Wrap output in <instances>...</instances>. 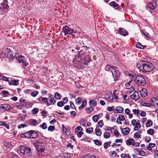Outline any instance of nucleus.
<instances>
[{
    "label": "nucleus",
    "mask_w": 158,
    "mask_h": 158,
    "mask_svg": "<svg viewBox=\"0 0 158 158\" xmlns=\"http://www.w3.org/2000/svg\"><path fill=\"white\" fill-rule=\"evenodd\" d=\"M105 70L106 71L111 72L114 81H118L119 79L120 73L118 70L117 67L108 64L106 66Z\"/></svg>",
    "instance_id": "f03ea898"
},
{
    "label": "nucleus",
    "mask_w": 158,
    "mask_h": 158,
    "mask_svg": "<svg viewBox=\"0 0 158 158\" xmlns=\"http://www.w3.org/2000/svg\"><path fill=\"white\" fill-rule=\"evenodd\" d=\"M76 57L79 60V61H81L80 65H86V63L85 62H84L86 58L85 54V53H82L81 54H78L76 56ZM81 67H82V65H81Z\"/></svg>",
    "instance_id": "0eeeda50"
},
{
    "label": "nucleus",
    "mask_w": 158,
    "mask_h": 158,
    "mask_svg": "<svg viewBox=\"0 0 158 158\" xmlns=\"http://www.w3.org/2000/svg\"><path fill=\"white\" fill-rule=\"evenodd\" d=\"M155 131L154 129H148L147 131V133L150 135H152V134L154 133Z\"/></svg>",
    "instance_id": "c9c22d12"
},
{
    "label": "nucleus",
    "mask_w": 158,
    "mask_h": 158,
    "mask_svg": "<svg viewBox=\"0 0 158 158\" xmlns=\"http://www.w3.org/2000/svg\"><path fill=\"white\" fill-rule=\"evenodd\" d=\"M139 98L138 92L135 91L131 96V98L134 100L137 101Z\"/></svg>",
    "instance_id": "f8f14e48"
},
{
    "label": "nucleus",
    "mask_w": 158,
    "mask_h": 158,
    "mask_svg": "<svg viewBox=\"0 0 158 158\" xmlns=\"http://www.w3.org/2000/svg\"><path fill=\"white\" fill-rule=\"evenodd\" d=\"M80 122L81 124H82V125L84 126H85V120L83 118H81L80 120Z\"/></svg>",
    "instance_id": "680f3d73"
},
{
    "label": "nucleus",
    "mask_w": 158,
    "mask_h": 158,
    "mask_svg": "<svg viewBox=\"0 0 158 158\" xmlns=\"http://www.w3.org/2000/svg\"><path fill=\"white\" fill-rule=\"evenodd\" d=\"M31 132L32 131H31V130H30L25 133L26 138L28 139H31Z\"/></svg>",
    "instance_id": "393cba45"
},
{
    "label": "nucleus",
    "mask_w": 158,
    "mask_h": 158,
    "mask_svg": "<svg viewBox=\"0 0 158 158\" xmlns=\"http://www.w3.org/2000/svg\"><path fill=\"white\" fill-rule=\"evenodd\" d=\"M64 103H65L62 101H59L57 102V106L59 107H62L64 106Z\"/></svg>",
    "instance_id": "49530a36"
},
{
    "label": "nucleus",
    "mask_w": 158,
    "mask_h": 158,
    "mask_svg": "<svg viewBox=\"0 0 158 158\" xmlns=\"http://www.w3.org/2000/svg\"><path fill=\"white\" fill-rule=\"evenodd\" d=\"M82 100L81 98H77L76 100L77 103L78 104H80L82 102Z\"/></svg>",
    "instance_id": "de8ad7c7"
},
{
    "label": "nucleus",
    "mask_w": 158,
    "mask_h": 158,
    "mask_svg": "<svg viewBox=\"0 0 158 158\" xmlns=\"http://www.w3.org/2000/svg\"><path fill=\"white\" fill-rule=\"evenodd\" d=\"M146 154L145 152L141 149V150L140 151V153H139V155L144 156Z\"/></svg>",
    "instance_id": "4d7b16f0"
},
{
    "label": "nucleus",
    "mask_w": 158,
    "mask_h": 158,
    "mask_svg": "<svg viewBox=\"0 0 158 158\" xmlns=\"http://www.w3.org/2000/svg\"><path fill=\"white\" fill-rule=\"evenodd\" d=\"M55 129V127L53 126H50L48 128V131H52Z\"/></svg>",
    "instance_id": "c03bdc74"
},
{
    "label": "nucleus",
    "mask_w": 158,
    "mask_h": 158,
    "mask_svg": "<svg viewBox=\"0 0 158 158\" xmlns=\"http://www.w3.org/2000/svg\"><path fill=\"white\" fill-rule=\"evenodd\" d=\"M79 44H74L73 45V46L71 47L72 48L75 49L77 50H79L80 47L79 46Z\"/></svg>",
    "instance_id": "5701e85b"
},
{
    "label": "nucleus",
    "mask_w": 158,
    "mask_h": 158,
    "mask_svg": "<svg viewBox=\"0 0 158 158\" xmlns=\"http://www.w3.org/2000/svg\"><path fill=\"white\" fill-rule=\"evenodd\" d=\"M31 131L32 132H31V139H33L37 138L38 136L37 132L32 130H31Z\"/></svg>",
    "instance_id": "aec40b11"
},
{
    "label": "nucleus",
    "mask_w": 158,
    "mask_h": 158,
    "mask_svg": "<svg viewBox=\"0 0 158 158\" xmlns=\"http://www.w3.org/2000/svg\"><path fill=\"white\" fill-rule=\"evenodd\" d=\"M141 150V149L136 148L135 149V152L137 155H139V153H140V151Z\"/></svg>",
    "instance_id": "13d9d810"
},
{
    "label": "nucleus",
    "mask_w": 158,
    "mask_h": 158,
    "mask_svg": "<svg viewBox=\"0 0 158 158\" xmlns=\"http://www.w3.org/2000/svg\"><path fill=\"white\" fill-rule=\"evenodd\" d=\"M121 131L123 134L125 135H128L130 131V129L129 128L126 127L121 129Z\"/></svg>",
    "instance_id": "f3484780"
},
{
    "label": "nucleus",
    "mask_w": 158,
    "mask_h": 158,
    "mask_svg": "<svg viewBox=\"0 0 158 158\" xmlns=\"http://www.w3.org/2000/svg\"><path fill=\"white\" fill-rule=\"evenodd\" d=\"M94 142L95 144L98 146H100L102 145V143L101 142H100L98 139L94 140Z\"/></svg>",
    "instance_id": "4c0bfd02"
},
{
    "label": "nucleus",
    "mask_w": 158,
    "mask_h": 158,
    "mask_svg": "<svg viewBox=\"0 0 158 158\" xmlns=\"http://www.w3.org/2000/svg\"><path fill=\"white\" fill-rule=\"evenodd\" d=\"M110 155L112 157H115L117 155L116 152L115 151L110 152Z\"/></svg>",
    "instance_id": "09e8293b"
},
{
    "label": "nucleus",
    "mask_w": 158,
    "mask_h": 158,
    "mask_svg": "<svg viewBox=\"0 0 158 158\" xmlns=\"http://www.w3.org/2000/svg\"><path fill=\"white\" fill-rule=\"evenodd\" d=\"M111 141H108L107 142H105L104 143L103 145L104 148L105 149H107L108 147L110 146V145L111 143Z\"/></svg>",
    "instance_id": "a878e982"
},
{
    "label": "nucleus",
    "mask_w": 158,
    "mask_h": 158,
    "mask_svg": "<svg viewBox=\"0 0 158 158\" xmlns=\"http://www.w3.org/2000/svg\"><path fill=\"white\" fill-rule=\"evenodd\" d=\"M33 104L32 102H26L25 106L27 108H30L32 106Z\"/></svg>",
    "instance_id": "ea45409f"
},
{
    "label": "nucleus",
    "mask_w": 158,
    "mask_h": 158,
    "mask_svg": "<svg viewBox=\"0 0 158 158\" xmlns=\"http://www.w3.org/2000/svg\"><path fill=\"white\" fill-rule=\"evenodd\" d=\"M98 124L99 125V126L100 127H102L104 125V123L102 120H101L99 121L98 122Z\"/></svg>",
    "instance_id": "3c124183"
},
{
    "label": "nucleus",
    "mask_w": 158,
    "mask_h": 158,
    "mask_svg": "<svg viewBox=\"0 0 158 158\" xmlns=\"http://www.w3.org/2000/svg\"><path fill=\"white\" fill-rule=\"evenodd\" d=\"M0 108L4 110L8 111L10 110V106L7 104H2L0 105Z\"/></svg>",
    "instance_id": "9b49d317"
},
{
    "label": "nucleus",
    "mask_w": 158,
    "mask_h": 158,
    "mask_svg": "<svg viewBox=\"0 0 158 158\" xmlns=\"http://www.w3.org/2000/svg\"><path fill=\"white\" fill-rule=\"evenodd\" d=\"M123 108L119 106L116 107L114 111V112L115 113H122L123 111Z\"/></svg>",
    "instance_id": "4468645a"
},
{
    "label": "nucleus",
    "mask_w": 158,
    "mask_h": 158,
    "mask_svg": "<svg viewBox=\"0 0 158 158\" xmlns=\"http://www.w3.org/2000/svg\"><path fill=\"white\" fill-rule=\"evenodd\" d=\"M87 102L85 100H83L82 102V103L81 106L79 107L80 109H82L84 108L85 106L86 105Z\"/></svg>",
    "instance_id": "bb28decb"
},
{
    "label": "nucleus",
    "mask_w": 158,
    "mask_h": 158,
    "mask_svg": "<svg viewBox=\"0 0 158 158\" xmlns=\"http://www.w3.org/2000/svg\"><path fill=\"white\" fill-rule=\"evenodd\" d=\"M1 93L3 95V97H6L8 96H9L10 94L7 91H2Z\"/></svg>",
    "instance_id": "c756f323"
},
{
    "label": "nucleus",
    "mask_w": 158,
    "mask_h": 158,
    "mask_svg": "<svg viewBox=\"0 0 158 158\" xmlns=\"http://www.w3.org/2000/svg\"><path fill=\"white\" fill-rule=\"evenodd\" d=\"M19 80L13 79L8 82L9 85H14L17 86L19 84Z\"/></svg>",
    "instance_id": "dca6fc26"
},
{
    "label": "nucleus",
    "mask_w": 158,
    "mask_h": 158,
    "mask_svg": "<svg viewBox=\"0 0 158 158\" xmlns=\"http://www.w3.org/2000/svg\"><path fill=\"white\" fill-rule=\"evenodd\" d=\"M24 58V57L22 56H20V57H19V59H18V61H19V62H20V63H23V61H24V60H23V59Z\"/></svg>",
    "instance_id": "864d4df0"
},
{
    "label": "nucleus",
    "mask_w": 158,
    "mask_h": 158,
    "mask_svg": "<svg viewBox=\"0 0 158 158\" xmlns=\"http://www.w3.org/2000/svg\"><path fill=\"white\" fill-rule=\"evenodd\" d=\"M154 158H158V150H156L154 152Z\"/></svg>",
    "instance_id": "0e129e2a"
},
{
    "label": "nucleus",
    "mask_w": 158,
    "mask_h": 158,
    "mask_svg": "<svg viewBox=\"0 0 158 158\" xmlns=\"http://www.w3.org/2000/svg\"><path fill=\"white\" fill-rule=\"evenodd\" d=\"M136 47L139 48L143 49L144 48V46L142 45L141 44L139 43H138L136 46Z\"/></svg>",
    "instance_id": "58836bf2"
},
{
    "label": "nucleus",
    "mask_w": 158,
    "mask_h": 158,
    "mask_svg": "<svg viewBox=\"0 0 158 158\" xmlns=\"http://www.w3.org/2000/svg\"><path fill=\"white\" fill-rule=\"evenodd\" d=\"M152 124L153 122L152 120L150 119H148L146 123V127H148L152 126Z\"/></svg>",
    "instance_id": "4be33fe9"
},
{
    "label": "nucleus",
    "mask_w": 158,
    "mask_h": 158,
    "mask_svg": "<svg viewBox=\"0 0 158 158\" xmlns=\"http://www.w3.org/2000/svg\"><path fill=\"white\" fill-rule=\"evenodd\" d=\"M39 111V109L38 108H34L32 110V114H35L38 113Z\"/></svg>",
    "instance_id": "79ce46f5"
},
{
    "label": "nucleus",
    "mask_w": 158,
    "mask_h": 158,
    "mask_svg": "<svg viewBox=\"0 0 158 158\" xmlns=\"http://www.w3.org/2000/svg\"><path fill=\"white\" fill-rule=\"evenodd\" d=\"M34 145L35 147L37 152L41 153L44 151V147L41 142H36L34 143Z\"/></svg>",
    "instance_id": "423d86ee"
},
{
    "label": "nucleus",
    "mask_w": 158,
    "mask_h": 158,
    "mask_svg": "<svg viewBox=\"0 0 158 158\" xmlns=\"http://www.w3.org/2000/svg\"><path fill=\"white\" fill-rule=\"evenodd\" d=\"M38 91H36L31 93V95L33 97H35L38 94Z\"/></svg>",
    "instance_id": "8fccbe9b"
},
{
    "label": "nucleus",
    "mask_w": 158,
    "mask_h": 158,
    "mask_svg": "<svg viewBox=\"0 0 158 158\" xmlns=\"http://www.w3.org/2000/svg\"><path fill=\"white\" fill-rule=\"evenodd\" d=\"M28 124L29 125L35 126L38 124V123L36 120L31 119L29 120Z\"/></svg>",
    "instance_id": "ddd939ff"
},
{
    "label": "nucleus",
    "mask_w": 158,
    "mask_h": 158,
    "mask_svg": "<svg viewBox=\"0 0 158 158\" xmlns=\"http://www.w3.org/2000/svg\"><path fill=\"white\" fill-rule=\"evenodd\" d=\"M28 127V125L26 124L22 123L20 125L18 126V128L19 129H21V128H23L25 127Z\"/></svg>",
    "instance_id": "a18cd8bd"
},
{
    "label": "nucleus",
    "mask_w": 158,
    "mask_h": 158,
    "mask_svg": "<svg viewBox=\"0 0 158 158\" xmlns=\"http://www.w3.org/2000/svg\"><path fill=\"white\" fill-rule=\"evenodd\" d=\"M82 139L83 140H84L85 141H87L89 142L90 140V139L89 137L86 136H85Z\"/></svg>",
    "instance_id": "37998d69"
},
{
    "label": "nucleus",
    "mask_w": 158,
    "mask_h": 158,
    "mask_svg": "<svg viewBox=\"0 0 158 158\" xmlns=\"http://www.w3.org/2000/svg\"><path fill=\"white\" fill-rule=\"evenodd\" d=\"M99 118V117H98L97 115H95L93 116L92 119L95 122H97Z\"/></svg>",
    "instance_id": "f704fd0d"
},
{
    "label": "nucleus",
    "mask_w": 158,
    "mask_h": 158,
    "mask_svg": "<svg viewBox=\"0 0 158 158\" xmlns=\"http://www.w3.org/2000/svg\"><path fill=\"white\" fill-rule=\"evenodd\" d=\"M73 63L75 64H79L81 63V61H79V60L77 59V58L75 57V58H73Z\"/></svg>",
    "instance_id": "c85d7f7f"
},
{
    "label": "nucleus",
    "mask_w": 158,
    "mask_h": 158,
    "mask_svg": "<svg viewBox=\"0 0 158 158\" xmlns=\"http://www.w3.org/2000/svg\"><path fill=\"white\" fill-rule=\"evenodd\" d=\"M95 132L96 135L99 136H100L102 135V131L99 128L98 125H96V127L95 129Z\"/></svg>",
    "instance_id": "2eb2a0df"
},
{
    "label": "nucleus",
    "mask_w": 158,
    "mask_h": 158,
    "mask_svg": "<svg viewBox=\"0 0 158 158\" xmlns=\"http://www.w3.org/2000/svg\"><path fill=\"white\" fill-rule=\"evenodd\" d=\"M157 99L156 98H153L151 99V103L152 104H153Z\"/></svg>",
    "instance_id": "bf43d9fd"
},
{
    "label": "nucleus",
    "mask_w": 158,
    "mask_h": 158,
    "mask_svg": "<svg viewBox=\"0 0 158 158\" xmlns=\"http://www.w3.org/2000/svg\"><path fill=\"white\" fill-rule=\"evenodd\" d=\"M7 0H4L0 5V15H2L9 8Z\"/></svg>",
    "instance_id": "20e7f679"
},
{
    "label": "nucleus",
    "mask_w": 158,
    "mask_h": 158,
    "mask_svg": "<svg viewBox=\"0 0 158 158\" xmlns=\"http://www.w3.org/2000/svg\"><path fill=\"white\" fill-rule=\"evenodd\" d=\"M135 140L132 139H129L127 140L126 141V144L127 145L130 146L132 145L133 143L135 142Z\"/></svg>",
    "instance_id": "412c9836"
},
{
    "label": "nucleus",
    "mask_w": 158,
    "mask_h": 158,
    "mask_svg": "<svg viewBox=\"0 0 158 158\" xmlns=\"http://www.w3.org/2000/svg\"><path fill=\"white\" fill-rule=\"evenodd\" d=\"M125 117L123 114L119 115L118 117L117 118V120H119L120 121H123L125 120Z\"/></svg>",
    "instance_id": "72a5a7b5"
},
{
    "label": "nucleus",
    "mask_w": 158,
    "mask_h": 158,
    "mask_svg": "<svg viewBox=\"0 0 158 158\" xmlns=\"http://www.w3.org/2000/svg\"><path fill=\"white\" fill-rule=\"evenodd\" d=\"M103 136L105 139H108L110 137V133L106 132L104 134Z\"/></svg>",
    "instance_id": "2f4dec72"
},
{
    "label": "nucleus",
    "mask_w": 158,
    "mask_h": 158,
    "mask_svg": "<svg viewBox=\"0 0 158 158\" xmlns=\"http://www.w3.org/2000/svg\"><path fill=\"white\" fill-rule=\"evenodd\" d=\"M83 134V133L82 131H80L77 132V135L79 138H81Z\"/></svg>",
    "instance_id": "052dcab7"
},
{
    "label": "nucleus",
    "mask_w": 158,
    "mask_h": 158,
    "mask_svg": "<svg viewBox=\"0 0 158 158\" xmlns=\"http://www.w3.org/2000/svg\"><path fill=\"white\" fill-rule=\"evenodd\" d=\"M63 32L64 33V35L65 36L67 34H69L72 35L73 37H75V35L73 33H76L77 31L67 26H65L62 27Z\"/></svg>",
    "instance_id": "7ed1b4c3"
},
{
    "label": "nucleus",
    "mask_w": 158,
    "mask_h": 158,
    "mask_svg": "<svg viewBox=\"0 0 158 158\" xmlns=\"http://www.w3.org/2000/svg\"><path fill=\"white\" fill-rule=\"evenodd\" d=\"M49 100V102L48 100L47 106H48L51 105H54L56 101L54 100V96L53 95H51L48 98Z\"/></svg>",
    "instance_id": "1a4fd4ad"
},
{
    "label": "nucleus",
    "mask_w": 158,
    "mask_h": 158,
    "mask_svg": "<svg viewBox=\"0 0 158 158\" xmlns=\"http://www.w3.org/2000/svg\"><path fill=\"white\" fill-rule=\"evenodd\" d=\"M5 146L7 147V148H10V147L11 146V143L9 142L5 144Z\"/></svg>",
    "instance_id": "338daca9"
},
{
    "label": "nucleus",
    "mask_w": 158,
    "mask_h": 158,
    "mask_svg": "<svg viewBox=\"0 0 158 158\" xmlns=\"http://www.w3.org/2000/svg\"><path fill=\"white\" fill-rule=\"evenodd\" d=\"M134 81L138 85L143 86L146 83L145 79L143 76L141 75H137Z\"/></svg>",
    "instance_id": "39448f33"
},
{
    "label": "nucleus",
    "mask_w": 158,
    "mask_h": 158,
    "mask_svg": "<svg viewBox=\"0 0 158 158\" xmlns=\"http://www.w3.org/2000/svg\"><path fill=\"white\" fill-rule=\"evenodd\" d=\"M140 95L142 97H145L147 95V91L145 89H143L140 91Z\"/></svg>",
    "instance_id": "6ab92c4d"
},
{
    "label": "nucleus",
    "mask_w": 158,
    "mask_h": 158,
    "mask_svg": "<svg viewBox=\"0 0 158 158\" xmlns=\"http://www.w3.org/2000/svg\"><path fill=\"white\" fill-rule=\"evenodd\" d=\"M152 105L155 107L158 106V99H157Z\"/></svg>",
    "instance_id": "774afa93"
},
{
    "label": "nucleus",
    "mask_w": 158,
    "mask_h": 158,
    "mask_svg": "<svg viewBox=\"0 0 158 158\" xmlns=\"http://www.w3.org/2000/svg\"><path fill=\"white\" fill-rule=\"evenodd\" d=\"M93 132V128L92 127H89L86 129V132L88 133H91Z\"/></svg>",
    "instance_id": "e433bc0d"
},
{
    "label": "nucleus",
    "mask_w": 158,
    "mask_h": 158,
    "mask_svg": "<svg viewBox=\"0 0 158 158\" xmlns=\"http://www.w3.org/2000/svg\"><path fill=\"white\" fill-rule=\"evenodd\" d=\"M156 2L154 0H153L151 2L148 3V6L151 10H153L156 8Z\"/></svg>",
    "instance_id": "9d476101"
},
{
    "label": "nucleus",
    "mask_w": 158,
    "mask_h": 158,
    "mask_svg": "<svg viewBox=\"0 0 158 158\" xmlns=\"http://www.w3.org/2000/svg\"><path fill=\"white\" fill-rule=\"evenodd\" d=\"M137 67L143 72H151L154 69V66L150 62L141 61L137 63Z\"/></svg>",
    "instance_id": "f257e3e1"
},
{
    "label": "nucleus",
    "mask_w": 158,
    "mask_h": 158,
    "mask_svg": "<svg viewBox=\"0 0 158 158\" xmlns=\"http://www.w3.org/2000/svg\"><path fill=\"white\" fill-rule=\"evenodd\" d=\"M97 104L96 101L95 100H90L89 102V104L90 106H95Z\"/></svg>",
    "instance_id": "b1692460"
},
{
    "label": "nucleus",
    "mask_w": 158,
    "mask_h": 158,
    "mask_svg": "<svg viewBox=\"0 0 158 158\" xmlns=\"http://www.w3.org/2000/svg\"><path fill=\"white\" fill-rule=\"evenodd\" d=\"M119 31L121 35L124 36H126L127 35L128 32L125 29L120 28H119Z\"/></svg>",
    "instance_id": "a211bd4d"
},
{
    "label": "nucleus",
    "mask_w": 158,
    "mask_h": 158,
    "mask_svg": "<svg viewBox=\"0 0 158 158\" xmlns=\"http://www.w3.org/2000/svg\"><path fill=\"white\" fill-rule=\"evenodd\" d=\"M134 136L135 138H139L140 137V135L137 132L134 134Z\"/></svg>",
    "instance_id": "603ef678"
},
{
    "label": "nucleus",
    "mask_w": 158,
    "mask_h": 158,
    "mask_svg": "<svg viewBox=\"0 0 158 158\" xmlns=\"http://www.w3.org/2000/svg\"><path fill=\"white\" fill-rule=\"evenodd\" d=\"M41 127L43 129H45L47 127L46 123H43L41 125Z\"/></svg>",
    "instance_id": "6e6d98bb"
},
{
    "label": "nucleus",
    "mask_w": 158,
    "mask_h": 158,
    "mask_svg": "<svg viewBox=\"0 0 158 158\" xmlns=\"http://www.w3.org/2000/svg\"><path fill=\"white\" fill-rule=\"evenodd\" d=\"M107 109L108 111H111L113 110H114V106L110 107V106H108L107 107Z\"/></svg>",
    "instance_id": "5fc2aeb1"
},
{
    "label": "nucleus",
    "mask_w": 158,
    "mask_h": 158,
    "mask_svg": "<svg viewBox=\"0 0 158 158\" xmlns=\"http://www.w3.org/2000/svg\"><path fill=\"white\" fill-rule=\"evenodd\" d=\"M20 151L23 154H27L31 151V149L30 148L26 146H22L19 148Z\"/></svg>",
    "instance_id": "6e6552de"
},
{
    "label": "nucleus",
    "mask_w": 158,
    "mask_h": 158,
    "mask_svg": "<svg viewBox=\"0 0 158 158\" xmlns=\"http://www.w3.org/2000/svg\"><path fill=\"white\" fill-rule=\"evenodd\" d=\"M71 154L69 153H64L63 154V156L64 158H69L71 156Z\"/></svg>",
    "instance_id": "a19ab883"
},
{
    "label": "nucleus",
    "mask_w": 158,
    "mask_h": 158,
    "mask_svg": "<svg viewBox=\"0 0 158 158\" xmlns=\"http://www.w3.org/2000/svg\"><path fill=\"white\" fill-rule=\"evenodd\" d=\"M142 33L146 37L151 38L149 34L145 31V30H143L141 31Z\"/></svg>",
    "instance_id": "cd10ccee"
},
{
    "label": "nucleus",
    "mask_w": 158,
    "mask_h": 158,
    "mask_svg": "<svg viewBox=\"0 0 158 158\" xmlns=\"http://www.w3.org/2000/svg\"><path fill=\"white\" fill-rule=\"evenodd\" d=\"M85 109L86 111V112L88 114H90L94 111L93 108L91 106H90L89 108H87Z\"/></svg>",
    "instance_id": "7c9ffc66"
},
{
    "label": "nucleus",
    "mask_w": 158,
    "mask_h": 158,
    "mask_svg": "<svg viewBox=\"0 0 158 158\" xmlns=\"http://www.w3.org/2000/svg\"><path fill=\"white\" fill-rule=\"evenodd\" d=\"M114 135L116 136H118L119 134V132L116 130L114 131Z\"/></svg>",
    "instance_id": "69168bd1"
},
{
    "label": "nucleus",
    "mask_w": 158,
    "mask_h": 158,
    "mask_svg": "<svg viewBox=\"0 0 158 158\" xmlns=\"http://www.w3.org/2000/svg\"><path fill=\"white\" fill-rule=\"evenodd\" d=\"M42 101H44L45 103H46L47 105V103L48 99L46 98H42V99H41Z\"/></svg>",
    "instance_id": "e2e57ef3"
},
{
    "label": "nucleus",
    "mask_w": 158,
    "mask_h": 158,
    "mask_svg": "<svg viewBox=\"0 0 158 158\" xmlns=\"http://www.w3.org/2000/svg\"><path fill=\"white\" fill-rule=\"evenodd\" d=\"M60 95L58 92H56L55 94V98L57 100H59L60 98Z\"/></svg>",
    "instance_id": "473e14b6"
}]
</instances>
